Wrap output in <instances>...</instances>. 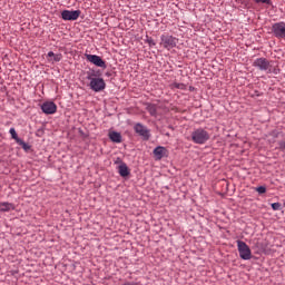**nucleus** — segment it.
<instances>
[{
  "instance_id": "5",
  "label": "nucleus",
  "mask_w": 285,
  "mask_h": 285,
  "mask_svg": "<svg viewBox=\"0 0 285 285\" xmlns=\"http://www.w3.org/2000/svg\"><path fill=\"white\" fill-rule=\"evenodd\" d=\"M178 39L170 36V35H163L160 37V46L165 48L166 50H173V48L177 47Z\"/></svg>"
},
{
  "instance_id": "24",
  "label": "nucleus",
  "mask_w": 285,
  "mask_h": 285,
  "mask_svg": "<svg viewBox=\"0 0 285 285\" xmlns=\"http://www.w3.org/2000/svg\"><path fill=\"white\" fill-rule=\"evenodd\" d=\"M181 86H184V85L177 83V85H176V88H181Z\"/></svg>"
},
{
  "instance_id": "13",
  "label": "nucleus",
  "mask_w": 285,
  "mask_h": 285,
  "mask_svg": "<svg viewBox=\"0 0 285 285\" xmlns=\"http://www.w3.org/2000/svg\"><path fill=\"white\" fill-rule=\"evenodd\" d=\"M109 139L114 141V144H121V134L111 131L109 132Z\"/></svg>"
},
{
  "instance_id": "15",
  "label": "nucleus",
  "mask_w": 285,
  "mask_h": 285,
  "mask_svg": "<svg viewBox=\"0 0 285 285\" xmlns=\"http://www.w3.org/2000/svg\"><path fill=\"white\" fill-rule=\"evenodd\" d=\"M154 155H155V157H157V159H161L164 157V155H166V149L161 146L156 147L154 149Z\"/></svg>"
},
{
  "instance_id": "8",
  "label": "nucleus",
  "mask_w": 285,
  "mask_h": 285,
  "mask_svg": "<svg viewBox=\"0 0 285 285\" xmlns=\"http://www.w3.org/2000/svg\"><path fill=\"white\" fill-rule=\"evenodd\" d=\"M85 57L89 63H94V66H97L98 68H106V61H104L101 57L90 53H86Z\"/></svg>"
},
{
  "instance_id": "18",
  "label": "nucleus",
  "mask_w": 285,
  "mask_h": 285,
  "mask_svg": "<svg viewBox=\"0 0 285 285\" xmlns=\"http://www.w3.org/2000/svg\"><path fill=\"white\" fill-rule=\"evenodd\" d=\"M18 146H21L22 149L26 150V153H28V150H30V145H28L26 141H23L22 139L17 141Z\"/></svg>"
},
{
  "instance_id": "20",
  "label": "nucleus",
  "mask_w": 285,
  "mask_h": 285,
  "mask_svg": "<svg viewBox=\"0 0 285 285\" xmlns=\"http://www.w3.org/2000/svg\"><path fill=\"white\" fill-rule=\"evenodd\" d=\"M273 210H282V204L279 203H273L272 204Z\"/></svg>"
},
{
  "instance_id": "23",
  "label": "nucleus",
  "mask_w": 285,
  "mask_h": 285,
  "mask_svg": "<svg viewBox=\"0 0 285 285\" xmlns=\"http://www.w3.org/2000/svg\"><path fill=\"white\" fill-rule=\"evenodd\" d=\"M278 145H279V150H285V140H281Z\"/></svg>"
},
{
  "instance_id": "22",
  "label": "nucleus",
  "mask_w": 285,
  "mask_h": 285,
  "mask_svg": "<svg viewBox=\"0 0 285 285\" xmlns=\"http://www.w3.org/2000/svg\"><path fill=\"white\" fill-rule=\"evenodd\" d=\"M147 43L153 47V46H157V43L155 42V40H153V38L147 39Z\"/></svg>"
},
{
  "instance_id": "12",
  "label": "nucleus",
  "mask_w": 285,
  "mask_h": 285,
  "mask_svg": "<svg viewBox=\"0 0 285 285\" xmlns=\"http://www.w3.org/2000/svg\"><path fill=\"white\" fill-rule=\"evenodd\" d=\"M118 173L120 177H128V175H130V169L126 163L120 161V165L118 166Z\"/></svg>"
},
{
  "instance_id": "17",
  "label": "nucleus",
  "mask_w": 285,
  "mask_h": 285,
  "mask_svg": "<svg viewBox=\"0 0 285 285\" xmlns=\"http://www.w3.org/2000/svg\"><path fill=\"white\" fill-rule=\"evenodd\" d=\"M147 110H148V112L151 115V117L157 116V106H155V105H149V106L147 107Z\"/></svg>"
},
{
  "instance_id": "4",
  "label": "nucleus",
  "mask_w": 285,
  "mask_h": 285,
  "mask_svg": "<svg viewBox=\"0 0 285 285\" xmlns=\"http://www.w3.org/2000/svg\"><path fill=\"white\" fill-rule=\"evenodd\" d=\"M236 244L240 259H252L253 252H250V247H248L244 240H236Z\"/></svg>"
},
{
  "instance_id": "19",
  "label": "nucleus",
  "mask_w": 285,
  "mask_h": 285,
  "mask_svg": "<svg viewBox=\"0 0 285 285\" xmlns=\"http://www.w3.org/2000/svg\"><path fill=\"white\" fill-rule=\"evenodd\" d=\"M256 193H258L259 195H264V193H266V187L264 186L256 187Z\"/></svg>"
},
{
  "instance_id": "10",
  "label": "nucleus",
  "mask_w": 285,
  "mask_h": 285,
  "mask_svg": "<svg viewBox=\"0 0 285 285\" xmlns=\"http://www.w3.org/2000/svg\"><path fill=\"white\" fill-rule=\"evenodd\" d=\"M134 130L140 137H144L147 140L150 139V131L148 130V128H146V126H144L141 124H136L134 127Z\"/></svg>"
},
{
  "instance_id": "21",
  "label": "nucleus",
  "mask_w": 285,
  "mask_h": 285,
  "mask_svg": "<svg viewBox=\"0 0 285 285\" xmlns=\"http://www.w3.org/2000/svg\"><path fill=\"white\" fill-rule=\"evenodd\" d=\"M256 3H266L267 6H271V0H255Z\"/></svg>"
},
{
  "instance_id": "9",
  "label": "nucleus",
  "mask_w": 285,
  "mask_h": 285,
  "mask_svg": "<svg viewBox=\"0 0 285 285\" xmlns=\"http://www.w3.org/2000/svg\"><path fill=\"white\" fill-rule=\"evenodd\" d=\"M41 110L45 115H55L57 112V105L52 101H46L41 105Z\"/></svg>"
},
{
  "instance_id": "6",
  "label": "nucleus",
  "mask_w": 285,
  "mask_h": 285,
  "mask_svg": "<svg viewBox=\"0 0 285 285\" xmlns=\"http://www.w3.org/2000/svg\"><path fill=\"white\" fill-rule=\"evenodd\" d=\"M272 32L276 39H285V22H276L272 26Z\"/></svg>"
},
{
  "instance_id": "16",
  "label": "nucleus",
  "mask_w": 285,
  "mask_h": 285,
  "mask_svg": "<svg viewBox=\"0 0 285 285\" xmlns=\"http://www.w3.org/2000/svg\"><path fill=\"white\" fill-rule=\"evenodd\" d=\"M9 134L11 135V139H14L16 144L21 140L17 135V130L14 128H10Z\"/></svg>"
},
{
  "instance_id": "11",
  "label": "nucleus",
  "mask_w": 285,
  "mask_h": 285,
  "mask_svg": "<svg viewBox=\"0 0 285 285\" xmlns=\"http://www.w3.org/2000/svg\"><path fill=\"white\" fill-rule=\"evenodd\" d=\"M47 57H48V61L50 63H57V62L61 61V59L63 58V56H61V53H55L52 51H49L47 53Z\"/></svg>"
},
{
  "instance_id": "2",
  "label": "nucleus",
  "mask_w": 285,
  "mask_h": 285,
  "mask_svg": "<svg viewBox=\"0 0 285 285\" xmlns=\"http://www.w3.org/2000/svg\"><path fill=\"white\" fill-rule=\"evenodd\" d=\"M210 139V134L204 128H197L191 132V141L194 144L204 145Z\"/></svg>"
},
{
  "instance_id": "3",
  "label": "nucleus",
  "mask_w": 285,
  "mask_h": 285,
  "mask_svg": "<svg viewBox=\"0 0 285 285\" xmlns=\"http://www.w3.org/2000/svg\"><path fill=\"white\" fill-rule=\"evenodd\" d=\"M87 79L90 81L89 86L94 92H101V90H106V81L104 78H95V75L90 73Z\"/></svg>"
},
{
  "instance_id": "1",
  "label": "nucleus",
  "mask_w": 285,
  "mask_h": 285,
  "mask_svg": "<svg viewBox=\"0 0 285 285\" xmlns=\"http://www.w3.org/2000/svg\"><path fill=\"white\" fill-rule=\"evenodd\" d=\"M253 66L262 72H266L267 75H278L279 72V69H277V67H273V61L266 58L255 59Z\"/></svg>"
},
{
  "instance_id": "7",
  "label": "nucleus",
  "mask_w": 285,
  "mask_h": 285,
  "mask_svg": "<svg viewBox=\"0 0 285 285\" xmlns=\"http://www.w3.org/2000/svg\"><path fill=\"white\" fill-rule=\"evenodd\" d=\"M79 17H81V10H63L61 12V19H63V21H77Z\"/></svg>"
},
{
  "instance_id": "14",
  "label": "nucleus",
  "mask_w": 285,
  "mask_h": 285,
  "mask_svg": "<svg viewBox=\"0 0 285 285\" xmlns=\"http://www.w3.org/2000/svg\"><path fill=\"white\" fill-rule=\"evenodd\" d=\"M1 213H10V210H14V205L10 203H0Z\"/></svg>"
}]
</instances>
